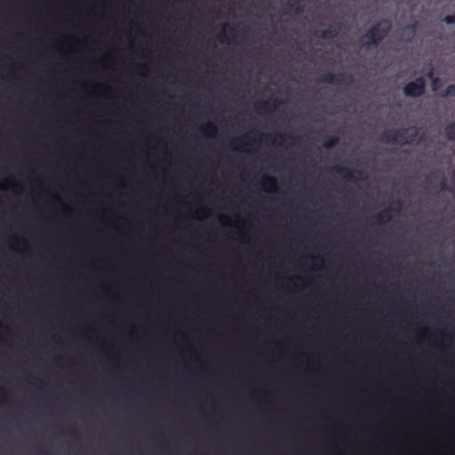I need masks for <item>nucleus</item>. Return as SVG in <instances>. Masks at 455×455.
<instances>
[{"label":"nucleus","instance_id":"nucleus-1","mask_svg":"<svg viewBox=\"0 0 455 455\" xmlns=\"http://www.w3.org/2000/svg\"><path fill=\"white\" fill-rule=\"evenodd\" d=\"M419 136L417 127H409L403 129H395L385 132L380 141L386 144H397L400 146L413 144Z\"/></svg>","mask_w":455,"mask_h":455},{"label":"nucleus","instance_id":"nucleus-2","mask_svg":"<svg viewBox=\"0 0 455 455\" xmlns=\"http://www.w3.org/2000/svg\"><path fill=\"white\" fill-rule=\"evenodd\" d=\"M392 28L391 22L387 20H381L379 22L372 26L367 33L363 36V46L370 48L377 47L384 38L390 33Z\"/></svg>","mask_w":455,"mask_h":455},{"label":"nucleus","instance_id":"nucleus-3","mask_svg":"<svg viewBox=\"0 0 455 455\" xmlns=\"http://www.w3.org/2000/svg\"><path fill=\"white\" fill-rule=\"evenodd\" d=\"M426 81L424 77L419 76L415 80L407 83L403 87V93L407 97H419L425 93Z\"/></svg>","mask_w":455,"mask_h":455},{"label":"nucleus","instance_id":"nucleus-4","mask_svg":"<svg viewBox=\"0 0 455 455\" xmlns=\"http://www.w3.org/2000/svg\"><path fill=\"white\" fill-rule=\"evenodd\" d=\"M321 81L331 84H351L354 82V77L346 73H327L323 76Z\"/></svg>","mask_w":455,"mask_h":455},{"label":"nucleus","instance_id":"nucleus-5","mask_svg":"<svg viewBox=\"0 0 455 455\" xmlns=\"http://www.w3.org/2000/svg\"><path fill=\"white\" fill-rule=\"evenodd\" d=\"M334 171L339 174L345 180L352 182L355 180H364L365 176L362 170H351L347 167L335 166Z\"/></svg>","mask_w":455,"mask_h":455},{"label":"nucleus","instance_id":"nucleus-6","mask_svg":"<svg viewBox=\"0 0 455 455\" xmlns=\"http://www.w3.org/2000/svg\"><path fill=\"white\" fill-rule=\"evenodd\" d=\"M402 205H403V204H402L401 200H399V199L395 200L389 208L383 210L382 212H380L379 214H377L375 216L376 224L381 225L385 222L390 221L391 218H392L390 212H399Z\"/></svg>","mask_w":455,"mask_h":455},{"label":"nucleus","instance_id":"nucleus-7","mask_svg":"<svg viewBox=\"0 0 455 455\" xmlns=\"http://www.w3.org/2000/svg\"><path fill=\"white\" fill-rule=\"evenodd\" d=\"M340 28L341 27L339 23H333L327 29L316 31L315 35L318 38L324 40L333 39L339 34Z\"/></svg>","mask_w":455,"mask_h":455},{"label":"nucleus","instance_id":"nucleus-8","mask_svg":"<svg viewBox=\"0 0 455 455\" xmlns=\"http://www.w3.org/2000/svg\"><path fill=\"white\" fill-rule=\"evenodd\" d=\"M417 30V23L414 22L412 24L407 25L403 29L402 35H401V40L406 43L411 42L413 39Z\"/></svg>","mask_w":455,"mask_h":455},{"label":"nucleus","instance_id":"nucleus-9","mask_svg":"<svg viewBox=\"0 0 455 455\" xmlns=\"http://www.w3.org/2000/svg\"><path fill=\"white\" fill-rule=\"evenodd\" d=\"M276 108V100H268L261 101L255 105V109L258 113L261 112H271Z\"/></svg>","mask_w":455,"mask_h":455},{"label":"nucleus","instance_id":"nucleus-10","mask_svg":"<svg viewBox=\"0 0 455 455\" xmlns=\"http://www.w3.org/2000/svg\"><path fill=\"white\" fill-rule=\"evenodd\" d=\"M444 135L448 140L455 141V123H451L444 128Z\"/></svg>","mask_w":455,"mask_h":455},{"label":"nucleus","instance_id":"nucleus-11","mask_svg":"<svg viewBox=\"0 0 455 455\" xmlns=\"http://www.w3.org/2000/svg\"><path fill=\"white\" fill-rule=\"evenodd\" d=\"M267 138H269L271 140V142L273 144L283 145V144H284V142L287 139L291 138V137L288 134L278 133V134H275L274 138L272 136H267Z\"/></svg>","mask_w":455,"mask_h":455},{"label":"nucleus","instance_id":"nucleus-12","mask_svg":"<svg viewBox=\"0 0 455 455\" xmlns=\"http://www.w3.org/2000/svg\"><path fill=\"white\" fill-rule=\"evenodd\" d=\"M262 185L265 188H275L276 181L275 179L271 176H265L262 180Z\"/></svg>","mask_w":455,"mask_h":455},{"label":"nucleus","instance_id":"nucleus-13","mask_svg":"<svg viewBox=\"0 0 455 455\" xmlns=\"http://www.w3.org/2000/svg\"><path fill=\"white\" fill-rule=\"evenodd\" d=\"M339 141V137L337 136H334V137H331V138H328V140H326L323 143V148H327V149H330V148H334L335 146L338 145Z\"/></svg>","mask_w":455,"mask_h":455},{"label":"nucleus","instance_id":"nucleus-14","mask_svg":"<svg viewBox=\"0 0 455 455\" xmlns=\"http://www.w3.org/2000/svg\"><path fill=\"white\" fill-rule=\"evenodd\" d=\"M442 98H446L448 96H455V84L448 85L443 92L440 93Z\"/></svg>","mask_w":455,"mask_h":455},{"label":"nucleus","instance_id":"nucleus-15","mask_svg":"<svg viewBox=\"0 0 455 455\" xmlns=\"http://www.w3.org/2000/svg\"><path fill=\"white\" fill-rule=\"evenodd\" d=\"M204 129H205V130L208 132V133H209L210 135H212V136L215 135V133H216V132H217L216 127H215L212 124H211V123H208V124L205 125Z\"/></svg>","mask_w":455,"mask_h":455},{"label":"nucleus","instance_id":"nucleus-16","mask_svg":"<svg viewBox=\"0 0 455 455\" xmlns=\"http://www.w3.org/2000/svg\"><path fill=\"white\" fill-rule=\"evenodd\" d=\"M441 85V79L439 77H435L432 79L431 86L433 91H436Z\"/></svg>","mask_w":455,"mask_h":455},{"label":"nucleus","instance_id":"nucleus-17","mask_svg":"<svg viewBox=\"0 0 455 455\" xmlns=\"http://www.w3.org/2000/svg\"><path fill=\"white\" fill-rule=\"evenodd\" d=\"M443 21L446 24H455V14L445 16Z\"/></svg>","mask_w":455,"mask_h":455},{"label":"nucleus","instance_id":"nucleus-18","mask_svg":"<svg viewBox=\"0 0 455 455\" xmlns=\"http://www.w3.org/2000/svg\"><path fill=\"white\" fill-rule=\"evenodd\" d=\"M440 190L441 191H451V188L447 185L444 180H442L440 184Z\"/></svg>","mask_w":455,"mask_h":455},{"label":"nucleus","instance_id":"nucleus-19","mask_svg":"<svg viewBox=\"0 0 455 455\" xmlns=\"http://www.w3.org/2000/svg\"><path fill=\"white\" fill-rule=\"evenodd\" d=\"M427 76L428 78H431V80H432L433 78H435V77H434V71H433V69H430V70L427 72Z\"/></svg>","mask_w":455,"mask_h":455},{"label":"nucleus","instance_id":"nucleus-20","mask_svg":"<svg viewBox=\"0 0 455 455\" xmlns=\"http://www.w3.org/2000/svg\"><path fill=\"white\" fill-rule=\"evenodd\" d=\"M303 12V7L301 5H298L295 9L296 13H301Z\"/></svg>","mask_w":455,"mask_h":455},{"label":"nucleus","instance_id":"nucleus-21","mask_svg":"<svg viewBox=\"0 0 455 455\" xmlns=\"http://www.w3.org/2000/svg\"><path fill=\"white\" fill-rule=\"evenodd\" d=\"M235 28H229L228 29V34H231V35H234L235 34Z\"/></svg>","mask_w":455,"mask_h":455},{"label":"nucleus","instance_id":"nucleus-22","mask_svg":"<svg viewBox=\"0 0 455 455\" xmlns=\"http://www.w3.org/2000/svg\"><path fill=\"white\" fill-rule=\"evenodd\" d=\"M246 139H247V137H243L240 140L243 141L244 145H248V143H245Z\"/></svg>","mask_w":455,"mask_h":455},{"label":"nucleus","instance_id":"nucleus-23","mask_svg":"<svg viewBox=\"0 0 455 455\" xmlns=\"http://www.w3.org/2000/svg\"><path fill=\"white\" fill-rule=\"evenodd\" d=\"M287 6L291 8L293 6V4L292 3H289V4H287Z\"/></svg>","mask_w":455,"mask_h":455},{"label":"nucleus","instance_id":"nucleus-24","mask_svg":"<svg viewBox=\"0 0 455 455\" xmlns=\"http://www.w3.org/2000/svg\"><path fill=\"white\" fill-rule=\"evenodd\" d=\"M292 1H293L294 3L299 4V3H300L302 0H292Z\"/></svg>","mask_w":455,"mask_h":455}]
</instances>
